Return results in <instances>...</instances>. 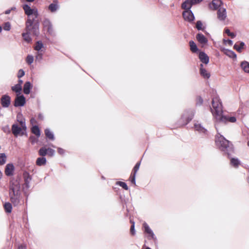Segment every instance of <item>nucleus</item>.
<instances>
[{"label":"nucleus","instance_id":"obj_1","mask_svg":"<svg viewBox=\"0 0 249 249\" xmlns=\"http://www.w3.org/2000/svg\"><path fill=\"white\" fill-rule=\"evenodd\" d=\"M23 9L26 15L28 16L27 20L26 21V29L28 31L36 32L39 25V21L38 19V14L37 9H32L27 4L23 5Z\"/></svg>","mask_w":249,"mask_h":249},{"label":"nucleus","instance_id":"obj_2","mask_svg":"<svg viewBox=\"0 0 249 249\" xmlns=\"http://www.w3.org/2000/svg\"><path fill=\"white\" fill-rule=\"evenodd\" d=\"M20 185L18 182L12 183L10 186L9 196L11 203L14 206L20 202Z\"/></svg>","mask_w":249,"mask_h":249},{"label":"nucleus","instance_id":"obj_3","mask_svg":"<svg viewBox=\"0 0 249 249\" xmlns=\"http://www.w3.org/2000/svg\"><path fill=\"white\" fill-rule=\"evenodd\" d=\"M211 112L213 116L216 119L222 113V106L219 97H214L212 99Z\"/></svg>","mask_w":249,"mask_h":249},{"label":"nucleus","instance_id":"obj_4","mask_svg":"<svg viewBox=\"0 0 249 249\" xmlns=\"http://www.w3.org/2000/svg\"><path fill=\"white\" fill-rule=\"evenodd\" d=\"M215 142L216 145L222 151L226 150L229 146L230 142L220 134L215 136Z\"/></svg>","mask_w":249,"mask_h":249},{"label":"nucleus","instance_id":"obj_5","mask_svg":"<svg viewBox=\"0 0 249 249\" xmlns=\"http://www.w3.org/2000/svg\"><path fill=\"white\" fill-rule=\"evenodd\" d=\"M54 152L55 151L53 149L43 146L39 150L38 154L43 157L46 155H48L49 157H53L54 154Z\"/></svg>","mask_w":249,"mask_h":249},{"label":"nucleus","instance_id":"obj_6","mask_svg":"<svg viewBox=\"0 0 249 249\" xmlns=\"http://www.w3.org/2000/svg\"><path fill=\"white\" fill-rule=\"evenodd\" d=\"M194 116V113L192 111L186 112L182 115L180 121L182 125H184L189 123Z\"/></svg>","mask_w":249,"mask_h":249},{"label":"nucleus","instance_id":"obj_7","mask_svg":"<svg viewBox=\"0 0 249 249\" xmlns=\"http://www.w3.org/2000/svg\"><path fill=\"white\" fill-rule=\"evenodd\" d=\"M216 120L220 122H223L224 123H227V122H229L231 123H235L236 121V119L235 117H230L227 116H223L222 114H220Z\"/></svg>","mask_w":249,"mask_h":249},{"label":"nucleus","instance_id":"obj_8","mask_svg":"<svg viewBox=\"0 0 249 249\" xmlns=\"http://www.w3.org/2000/svg\"><path fill=\"white\" fill-rule=\"evenodd\" d=\"M140 165H141V162L140 161L138 162L136 164V165L134 167V168H133V170L132 171V172L131 173V175H130V176L129 177V180L133 184H135V183H136V182H135V177H136V173H137V171L139 169Z\"/></svg>","mask_w":249,"mask_h":249},{"label":"nucleus","instance_id":"obj_9","mask_svg":"<svg viewBox=\"0 0 249 249\" xmlns=\"http://www.w3.org/2000/svg\"><path fill=\"white\" fill-rule=\"evenodd\" d=\"M25 31L26 33H24L22 34V37L25 41L27 42H30L31 41V38L29 36V34L37 36L39 33V28L36 32L32 31H28L26 29V24H25Z\"/></svg>","mask_w":249,"mask_h":249},{"label":"nucleus","instance_id":"obj_10","mask_svg":"<svg viewBox=\"0 0 249 249\" xmlns=\"http://www.w3.org/2000/svg\"><path fill=\"white\" fill-rule=\"evenodd\" d=\"M142 226L144 229V232L147 234V238L149 239H155L154 234L153 232L149 228V226L147 224L144 222Z\"/></svg>","mask_w":249,"mask_h":249},{"label":"nucleus","instance_id":"obj_11","mask_svg":"<svg viewBox=\"0 0 249 249\" xmlns=\"http://www.w3.org/2000/svg\"><path fill=\"white\" fill-rule=\"evenodd\" d=\"M0 103L3 107H8L11 103V98L7 95H3L0 99Z\"/></svg>","mask_w":249,"mask_h":249},{"label":"nucleus","instance_id":"obj_12","mask_svg":"<svg viewBox=\"0 0 249 249\" xmlns=\"http://www.w3.org/2000/svg\"><path fill=\"white\" fill-rule=\"evenodd\" d=\"M182 16L185 20L189 22L194 20L195 17L191 10H185L182 13Z\"/></svg>","mask_w":249,"mask_h":249},{"label":"nucleus","instance_id":"obj_13","mask_svg":"<svg viewBox=\"0 0 249 249\" xmlns=\"http://www.w3.org/2000/svg\"><path fill=\"white\" fill-rule=\"evenodd\" d=\"M26 103L25 98L23 95L17 96L14 102V106L15 107H22Z\"/></svg>","mask_w":249,"mask_h":249},{"label":"nucleus","instance_id":"obj_14","mask_svg":"<svg viewBox=\"0 0 249 249\" xmlns=\"http://www.w3.org/2000/svg\"><path fill=\"white\" fill-rule=\"evenodd\" d=\"M43 26L45 30H46L49 34H52L53 32V26L48 19H45L43 21Z\"/></svg>","mask_w":249,"mask_h":249},{"label":"nucleus","instance_id":"obj_15","mask_svg":"<svg viewBox=\"0 0 249 249\" xmlns=\"http://www.w3.org/2000/svg\"><path fill=\"white\" fill-rule=\"evenodd\" d=\"M22 130H23V128L20 126H18L17 124H13L12 126V132L15 137H17L20 134L22 135L23 133H21Z\"/></svg>","mask_w":249,"mask_h":249},{"label":"nucleus","instance_id":"obj_16","mask_svg":"<svg viewBox=\"0 0 249 249\" xmlns=\"http://www.w3.org/2000/svg\"><path fill=\"white\" fill-rule=\"evenodd\" d=\"M217 18L220 20H224L227 17L226 10L224 8H219L217 12Z\"/></svg>","mask_w":249,"mask_h":249},{"label":"nucleus","instance_id":"obj_17","mask_svg":"<svg viewBox=\"0 0 249 249\" xmlns=\"http://www.w3.org/2000/svg\"><path fill=\"white\" fill-rule=\"evenodd\" d=\"M14 170L15 167L12 163L7 164L5 168V174L7 176H13Z\"/></svg>","mask_w":249,"mask_h":249},{"label":"nucleus","instance_id":"obj_18","mask_svg":"<svg viewBox=\"0 0 249 249\" xmlns=\"http://www.w3.org/2000/svg\"><path fill=\"white\" fill-rule=\"evenodd\" d=\"M196 40L202 44H206L208 42L207 38L202 34L198 33L196 36Z\"/></svg>","mask_w":249,"mask_h":249},{"label":"nucleus","instance_id":"obj_19","mask_svg":"<svg viewBox=\"0 0 249 249\" xmlns=\"http://www.w3.org/2000/svg\"><path fill=\"white\" fill-rule=\"evenodd\" d=\"M199 58L202 63L205 64H207L209 63V58L208 56L204 52H200L199 53Z\"/></svg>","mask_w":249,"mask_h":249},{"label":"nucleus","instance_id":"obj_20","mask_svg":"<svg viewBox=\"0 0 249 249\" xmlns=\"http://www.w3.org/2000/svg\"><path fill=\"white\" fill-rule=\"evenodd\" d=\"M221 4V1L220 0H213L210 4V7L213 10L218 9Z\"/></svg>","mask_w":249,"mask_h":249},{"label":"nucleus","instance_id":"obj_21","mask_svg":"<svg viewBox=\"0 0 249 249\" xmlns=\"http://www.w3.org/2000/svg\"><path fill=\"white\" fill-rule=\"evenodd\" d=\"M58 2L55 0L49 6V10L52 13L55 12L58 9Z\"/></svg>","mask_w":249,"mask_h":249},{"label":"nucleus","instance_id":"obj_22","mask_svg":"<svg viewBox=\"0 0 249 249\" xmlns=\"http://www.w3.org/2000/svg\"><path fill=\"white\" fill-rule=\"evenodd\" d=\"M200 73L204 78H209L210 77V73L205 69L203 68V65L200 64Z\"/></svg>","mask_w":249,"mask_h":249},{"label":"nucleus","instance_id":"obj_23","mask_svg":"<svg viewBox=\"0 0 249 249\" xmlns=\"http://www.w3.org/2000/svg\"><path fill=\"white\" fill-rule=\"evenodd\" d=\"M23 176L24 179L25 185H26V187L28 188L29 183L32 179L31 177L27 172H24Z\"/></svg>","mask_w":249,"mask_h":249},{"label":"nucleus","instance_id":"obj_24","mask_svg":"<svg viewBox=\"0 0 249 249\" xmlns=\"http://www.w3.org/2000/svg\"><path fill=\"white\" fill-rule=\"evenodd\" d=\"M193 5L190 0H186L182 3L181 8L185 10H190V9Z\"/></svg>","mask_w":249,"mask_h":249},{"label":"nucleus","instance_id":"obj_25","mask_svg":"<svg viewBox=\"0 0 249 249\" xmlns=\"http://www.w3.org/2000/svg\"><path fill=\"white\" fill-rule=\"evenodd\" d=\"M32 88L31 84L30 82H26L23 87V92L25 94H28L30 92V89Z\"/></svg>","mask_w":249,"mask_h":249},{"label":"nucleus","instance_id":"obj_26","mask_svg":"<svg viewBox=\"0 0 249 249\" xmlns=\"http://www.w3.org/2000/svg\"><path fill=\"white\" fill-rule=\"evenodd\" d=\"M46 159L44 157H39V158H38L36 160V164L37 165V166H42V165H44L46 164Z\"/></svg>","mask_w":249,"mask_h":249},{"label":"nucleus","instance_id":"obj_27","mask_svg":"<svg viewBox=\"0 0 249 249\" xmlns=\"http://www.w3.org/2000/svg\"><path fill=\"white\" fill-rule=\"evenodd\" d=\"M4 210L7 213H11L12 210V204L9 202H6L3 205Z\"/></svg>","mask_w":249,"mask_h":249},{"label":"nucleus","instance_id":"obj_28","mask_svg":"<svg viewBox=\"0 0 249 249\" xmlns=\"http://www.w3.org/2000/svg\"><path fill=\"white\" fill-rule=\"evenodd\" d=\"M230 164L235 168H237L240 164L238 159L231 158L230 160Z\"/></svg>","mask_w":249,"mask_h":249},{"label":"nucleus","instance_id":"obj_29","mask_svg":"<svg viewBox=\"0 0 249 249\" xmlns=\"http://www.w3.org/2000/svg\"><path fill=\"white\" fill-rule=\"evenodd\" d=\"M245 46V43L243 42H241L239 43V45L236 43L234 45V49H235L238 52L241 53L242 52V50L243 49Z\"/></svg>","mask_w":249,"mask_h":249},{"label":"nucleus","instance_id":"obj_30","mask_svg":"<svg viewBox=\"0 0 249 249\" xmlns=\"http://www.w3.org/2000/svg\"><path fill=\"white\" fill-rule=\"evenodd\" d=\"M241 66L245 72L249 73V63L245 61L241 63Z\"/></svg>","mask_w":249,"mask_h":249},{"label":"nucleus","instance_id":"obj_31","mask_svg":"<svg viewBox=\"0 0 249 249\" xmlns=\"http://www.w3.org/2000/svg\"><path fill=\"white\" fill-rule=\"evenodd\" d=\"M189 45L190 47V50L193 53H196L198 49L196 43L193 41H190Z\"/></svg>","mask_w":249,"mask_h":249},{"label":"nucleus","instance_id":"obj_32","mask_svg":"<svg viewBox=\"0 0 249 249\" xmlns=\"http://www.w3.org/2000/svg\"><path fill=\"white\" fill-rule=\"evenodd\" d=\"M7 156L5 153H0V165H4L6 161Z\"/></svg>","mask_w":249,"mask_h":249},{"label":"nucleus","instance_id":"obj_33","mask_svg":"<svg viewBox=\"0 0 249 249\" xmlns=\"http://www.w3.org/2000/svg\"><path fill=\"white\" fill-rule=\"evenodd\" d=\"M45 134L46 136L50 140H54L53 135V133L49 129H45Z\"/></svg>","mask_w":249,"mask_h":249},{"label":"nucleus","instance_id":"obj_34","mask_svg":"<svg viewBox=\"0 0 249 249\" xmlns=\"http://www.w3.org/2000/svg\"><path fill=\"white\" fill-rule=\"evenodd\" d=\"M32 132L33 134L36 135V136L38 137L40 135V130L39 127L36 126H34L32 128Z\"/></svg>","mask_w":249,"mask_h":249},{"label":"nucleus","instance_id":"obj_35","mask_svg":"<svg viewBox=\"0 0 249 249\" xmlns=\"http://www.w3.org/2000/svg\"><path fill=\"white\" fill-rule=\"evenodd\" d=\"M21 89V86H20V84H16L12 87V90L16 93H20Z\"/></svg>","mask_w":249,"mask_h":249},{"label":"nucleus","instance_id":"obj_36","mask_svg":"<svg viewBox=\"0 0 249 249\" xmlns=\"http://www.w3.org/2000/svg\"><path fill=\"white\" fill-rule=\"evenodd\" d=\"M224 53L231 58H235L236 57V54L231 50H226Z\"/></svg>","mask_w":249,"mask_h":249},{"label":"nucleus","instance_id":"obj_37","mask_svg":"<svg viewBox=\"0 0 249 249\" xmlns=\"http://www.w3.org/2000/svg\"><path fill=\"white\" fill-rule=\"evenodd\" d=\"M116 184L120 186L125 190H128V189L127 184L124 182L119 181L116 182Z\"/></svg>","mask_w":249,"mask_h":249},{"label":"nucleus","instance_id":"obj_38","mask_svg":"<svg viewBox=\"0 0 249 249\" xmlns=\"http://www.w3.org/2000/svg\"><path fill=\"white\" fill-rule=\"evenodd\" d=\"M43 47V44L41 41H37L35 45V50L36 51H39Z\"/></svg>","mask_w":249,"mask_h":249},{"label":"nucleus","instance_id":"obj_39","mask_svg":"<svg viewBox=\"0 0 249 249\" xmlns=\"http://www.w3.org/2000/svg\"><path fill=\"white\" fill-rule=\"evenodd\" d=\"M130 223L132 224V225H131V227H130V232L131 234V235H134L135 234V229H134V228H135V222L131 220H130Z\"/></svg>","mask_w":249,"mask_h":249},{"label":"nucleus","instance_id":"obj_40","mask_svg":"<svg viewBox=\"0 0 249 249\" xmlns=\"http://www.w3.org/2000/svg\"><path fill=\"white\" fill-rule=\"evenodd\" d=\"M225 32L227 34L228 36L231 37V38H233L235 36V35L233 33H231L229 29H226L225 30Z\"/></svg>","mask_w":249,"mask_h":249},{"label":"nucleus","instance_id":"obj_41","mask_svg":"<svg viewBox=\"0 0 249 249\" xmlns=\"http://www.w3.org/2000/svg\"><path fill=\"white\" fill-rule=\"evenodd\" d=\"M26 62L29 64H31L34 61V58L33 56L28 55L26 59Z\"/></svg>","mask_w":249,"mask_h":249},{"label":"nucleus","instance_id":"obj_42","mask_svg":"<svg viewBox=\"0 0 249 249\" xmlns=\"http://www.w3.org/2000/svg\"><path fill=\"white\" fill-rule=\"evenodd\" d=\"M3 29L5 31H9L11 29V24L10 22H7L4 24Z\"/></svg>","mask_w":249,"mask_h":249},{"label":"nucleus","instance_id":"obj_43","mask_svg":"<svg viewBox=\"0 0 249 249\" xmlns=\"http://www.w3.org/2000/svg\"><path fill=\"white\" fill-rule=\"evenodd\" d=\"M202 26H203V24L201 21L199 20L196 22V28L197 29V30H203Z\"/></svg>","mask_w":249,"mask_h":249},{"label":"nucleus","instance_id":"obj_44","mask_svg":"<svg viewBox=\"0 0 249 249\" xmlns=\"http://www.w3.org/2000/svg\"><path fill=\"white\" fill-rule=\"evenodd\" d=\"M19 122L20 126L21 127L23 130H25L26 129L25 121L21 120H18Z\"/></svg>","mask_w":249,"mask_h":249},{"label":"nucleus","instance_id":"obj_45","mask_svg":"<svg viewBox=\"0 0 249 249\" xmlns=\"http://www.w3.org/2000/svg\"><path fill=\"white\" fill-rule=\"evenodd\" d=\"M202 103H203V99L202 98L200 97V96H198L196 97V105H201L202 104Z\"/></svg>","mask_w":249,"mask_h":249},{"label":"nucleus","instance_id":"obj_46","mask_svg":"<svg viewBox=\"0 0 249 249\" xmlns=\"http://www.w3.org/2000/svg\"><path fill=\"white\" fill-rule=\"evenodd\" d=\"M24 74H25V73H24V71L22 69H20L18 71V78H20L22 77V76H23L24 75Z\"/></svg>","mask_w":249,"mask_h":249},{"label":"nucleus","instance_id":"obj_47","mask_svg":"<svg viewBox=\"0 0 249 249\" xmlns=\"http://www.w3.org/2000/svg\"><path fill=\"white\" fill-rule=\"evenodd\" d=\"M57 152L59 154L63 155L65 153V150L61 148H58Z\"/></svg>","mask_w":249,"mask_h":249},{"label":"nucleus","instance_id":"obj_48","mask_svg":"<svg viewBox=\"0 0 249 249\" xmlns=\"http://www.w3.org/2000/svg\"><path fill=\"white\" fill-rule=\"evenodd\" d=\"M191 2L192 3L193 5H195L196 4H197L201 1H202L203 0H190Z\"/></svg>","mask_w":249,"mask_h":249},{"label":"nucleus","instance_id":"obj_49","mask_svg":"<svg viewBox=\"0 0 249 249\" xmlns=\"http://www.w3.org/2000/svg\"><path fill=\"white\" fill-rule=\"evenodd\" d=\"M224 42L225 44L228 43L229 45L231 46L232 44V41L231 40H224Z\"/></svg>","mask_w":249,"mask_h":249},{"label":"nucleus","instance_id":"obj_50","mask_svg":"<svg viewBox=\"0 0 249 249\" xmlns=\"http://www.w3.org/2000/svg\"><path fill=\"white\" fill-rule=\"evenodd\" d=\"M18 249H27V247L25 245L21 244L18 247Z\"/></svg>","mask_w":249,"mask_h":249},{"label":"nucleus","instance_id":"obj_51","mask_svg":"<svg viewBox=\"0 0 249 249\" xmlns=\"http://www.w3.org/2000/svg\"><path fill=\"white\" fill-rule=\"evenodd\" d=\"M42 57V54L41 53H38L37 55L36 56V59H41Z\"/></svg>","mask_w":249,"mask_h":249},{"label":"nucleus","instance_id":"obj_52","mask_svg":"<svg viewBox=\"0 0 249 249\" xmlns=\"http://www.w3.org/2000/svg\"><path fill=\"white\" fill-rule=\"evenodd\" d=\"M201 127V126L199 124H195V128L197 130H200Z\"/></svg>","mask_w":249,"mask_h":249},{"label":"nucleus","instance_id":"obj_53","mask_svg":"<svg viewBox=\"0 0 249 249\" xmlns=\"http://www.w3.org/2000/svg\"><path fill=\"white\" fill-rule=\"evenodd\" d=\"M10 12H11V10H6L5 11V14H6V15L9 14H10Z\"/></svg>","mask_w":249,"mask_h":249},{"label":"nucleus","instance_id":"obj_54","mask_svg":"<svg viewBox=\"0 0 249 249\" xmlns=\"http://www.w3.org/2000/svg\"><path fill=\"white\" fill-rule=\"evenodd\" d=\"M22 81L21 80H18V84H20V86H21L22 84Z\"/></svg>","mask_w":249,"mask_h":249},{"label":"nucleus","instance_id":"obj_55","mask_svg":"<svg viewBox=\"0 0 249 249\" xmlns=\"http://www.w3.org/2000/svg\"><path fill=\"white\" fill-rule=\"evenodd\" d=\"M144 246H143V247H142V249H144ZM145 249H151V248H149V247H145Z\"/></svg>","mask_w":249,"mask_h":249},{"label":"nucleus","instance_id":"obj_56","mask_svg":"<svg viewBox=\"0 0 249 249\" xmlns=\"http://www.w3.org/2000/svg\"><path fill=\"white\" fill-rule=\"evenodd\" d=\"M2 176V174L1 172V171H0V179L1 178Z\"/></svg>","mask_w":249,"mask_h":249},{"label":"nucleus","instance_id":"obj_57","mask_svg":"<svg viewBox=\"0 0 249 249\" xmlns=\"http://www.w3.org/2000/svg\"><path fill=\"white\" fill-rule=\"evenodd\" d=\"M28 2H33L34 1V0H26Z\"/></svg>","mask_w":249,"mask_h":249},{"label":"nucleus","instance_id":"obj_58","mask_svg":"<svg viewBox=\"0 0 249 249\" xmlns=\"http://www.w3.org/2000/svg\"><path fill=\"white\" fill-rule=\"evenodd\" d=\"M2 31V28L0 26V33Z\"/></svg>","mask_w":249,"mask_h":249},{"label":"nucleus","instance_id":"obj_59","mask_svg":"<svg viewBox=\"0 0 249 249\" xmlns=\"http://www.w3.org/2000/svg\"><path fill=\"white\" fill-rule=\"evenodd\" d=\"M247 145H248V146H249V141H248V142H247Z\"/></svg>","mask_w":249,"mask_h":249}]
</instances>
